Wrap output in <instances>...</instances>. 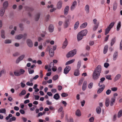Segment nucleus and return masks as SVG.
<instances>
[{"label":"nucleus","mask_w":122,"mask_h":122,"mask_svg":"<svg viewBox=\"0 0 122 122\" xmlns=\"http://www.w3.org/2000/svg\"><path fill=\"white\" fill-rule=\"evenodd\" d=\"M101 71V66L100 65H98L96 67L93 73L92 76L93 79L97 80L99 78Z\"/></svg>","instance_id":"f257e3e1"},{"label":"nucleus","mask_w":122,"mask_h":122,"mask_svg":"<svg viewBox=\"0 0 122 122\" xmlns=\"http://www.w3.org/2000/svg\"><path fill=\"white\" fill-rule=\"evenodd\" d=\"M5 119L6 121H7V122H11L15 121L16 120V118L15 117H12V115L11 114H10L5 118Z\"/></svg>","instance_id":"f03ea898"},{"label":"nucleus","mask_w":122,"mask_h":122,"mask_svg":"<svg viewBox=\"0 0 122 122\" xmlns=\"http://www.w3.org/2000/svg\"><path fill=\"white\" fill-rule=\"evenodd\" d=\"M76 50H73L69 52L66 55V56L68 58L72 57L76 54Z\"/></svg>","instance_id":"7ed1b4c3"},{"label":"nucleus","mask_w":122,"mask_h":122,"mask_svg":"<svg viewBox=\"0 0 122 122\" xmlns=\"http://www.w3.org/2000/svg\"><path fill=\"white\" fill-rule=\"evenodd\" d=\"M26 43L27 46L30 47H32L33 46V44L32 41L30 39H28L26 40Z\"/></svg>","instance_id":"20e7f679"},{"label":"nucleus","mask_w":122,"mask_h":122,"mask_svg":"<svg viewBox=\"0 0 122 122\" xmlns=\"http://www.w3.org/2000/svg\"><path fill=\"white\" fill-rule=\"evenodd\" d=\"M77 5V2L75 0L73 1L72 3V5L71 7V10H73L75 9Z\"/></svg>","instance_id":"39448f33"},{"label":"nucleus","mask_w":122,"mask_h":122,"mask_svg":"<svg viewBox=\"0 0 122 122\" xmlns=\"http://www.w3.org/2000/svg\"><path fill=\"white\" fill-rule=\"evenodd\" d=\"M25 56L24 55H22L16 59V63H18L20 61L22 60Z\"/></svg>","instance_id":"423d86ee"},{"label":"nucleus","mask_w":122,"mask_h":122,"mask_svg":"<svg viewBox=\"0 0 122 122\" xmlns=\"http://www.w3.org/2000/svg\"><path fill=\"white\" fill-rule=\"evenodd\" d=\"M62 2L61 1H58L56 4V8L58 9H60L62 7Z\"/></svg>","instance_id":"0eeeda50"},{"label":"nucleus","mask_w":122,"mask_h":122,"mask_svg":"<svg viewBox=\"0 0 122 122\" xmlns=\"http://www.w3.org/2000/svg\"><path fill=\"white\" fill-rule=\"evenodd\" d=\"M71 69V68L70 66H67L64 69V73L65 74H67L70 70Z\"/></svg>","instance_id":"6e6552de"},{"label":"nucleus","mask_w":122,"mask_h":122,"mask_svg":"<svg viewBox=\"0 0 122 122\" xmlns=\"http://www.w3.org/2000/svg\"><path fill=\"white\" fill-rule=\"evenodd\" d=\"M85 10L87 14H88L90 12V7L88 5H86L85 7Z\"/></svg>","instance_id":"1a4fd4ad"},{"label":"nucleus","mask_w":122,"mask_h":122,"mask_svg":"<svg viewBox=\"0 0 122 122\" xmlns=\"http://www.w3.org/2000/svg\"><path fill=\"white\" fill-rule=\"evenodd\" d=\"M105 77H102L100 79V81L98 84L99 86L100 87H101L102 85H104L102 83H103V82L105 80Z\"/></svg>","instance_id":"9d476101"},{"label":"nucleus","mask_w":122,"mask_h":122,"mask_svg":"<svg viewBox=\"0 0 122 122\" xmlns=\"http://www.w3.org/2000/svg\"><path fill=\"white\" fill-rule=\"evenodd\" d=\"M116 98V97H112L111 98L110 103V105L111 106H112L113 105L115 102Z\"/></svg>","instance_id":"9b49d317"},{"label":"nucleus","mask_w":122,"mask_h":122,"mask_svg":"<svg viewBox=\"0 0 122 122\" xmlns=\"http://www.w3.org/2000/svg\"><path fill=\"white\" fill-rule=\"evenodd\" d=\"M54 25L52 24L50 25L49 27V32H52L54 31Z\"/></svg>","instance_id":"f8f14e48"},{"label":"nucleus","mask_w":122,"mask_h":122,"mask_svg":"<svg viewBox=\"0 0 122 122\" xmlns=\"http://www.w3.org/2000/svg\"><path fill=\"white\" fill-rule=\"evenodd\" d=\"M69 9V6H68L65 7L64 10V13L65 15H66L67 14Z\"/></svg>","instance_id":"ddd939ff"},{"label":"nucleus","mask_w":122,"mask_h":122,"mask_svg":"<svg viewBox=\"0 0 122 122\" xmlns=\"http://www.w3.org/2000/svg\"><path fill=\"white\" fill-rule=\"evenodd\" d=\"M118 52L117 51H116L114 53L113 55V60L115 61L117 59L118 56Z\"/></svg>","instance_id":"4468645a"},{"label":"nucleus","mask_w":122,"mask_h":122,"mask_svg":"<svg viewBox=\"0 0 122 122\" xmlns=\"http://www.w3.org/2000/svg\"><path fill=\"white\" fill-rule=\"evenodd\" d=\"M69 20H66L64 22V27L65 28H67L69 26Z\"/></svg>","instance_id":"2eb2a0df"},{"label":"nucleus","mask_w":122,"mask_h":122,"mask_svg":"<svg viewBox=\"0 0 122 122\" xmlns=\"http://www.w3.org/2000/svg\"><path fill=\"white\" fill-rule=\"evenodd\" d=\"M83 36L79 32L77 35V39L78 41H80L83 38Z\"/></svg>","instance_id":"dca6fc26"},{"label":"nucleus","mask_w":122,"mask_h":122,"mask_svg":"<svg viewBox=\"0 0 122 122\" xmlns=\"http://www.w3.org/2000/svg\"><path fill=\"white\" fill-rule=\"evenodd\" d=\"M87 82L86 81H84L82 87V89L83 91H85L86 88Z\"/></svg>","instance_id":"f3484780"},{"label":"nucleus","mask_w":122,"mask_h":122,"mask_svg":"<svg viewBox=\"0 0 122 122\" xmlns=\"http://www.w3.org/2000/svg\"><path fill=\"white\" fill-rule=\"evenodd\" d=\"M24 8L25 10L26 11H33L34 10V9L33 8L27 6H25Z\"/></svg>","instance_id":"a211bd4d"},{"label":"nucleus","mask_w":122,"mask_h":122,"mask_svg":"<svg viewBox=\"0 0 122 122\" xmlns=\"http://www.w3.org/2000/svg\"><path fill=\"white\" fill-rule=\"evenodd\" d=\"M9 4L7 1H5L3 3V8L5 9L7 8Z\"/></svg>","instance_id":"6ab92c4d"},{"label":"nucleus","mask_w":122,"mask_h":122,"mask_svg":"<svg viewBox=\"0 0 122 122\" xmlns=\"http://www.w3.org/2000/svg\"><path fill=\"white\" fill-rule=\"evenodd\" d=\"M102 87L99 89L97 92L98 93H99L102 92L105 88L104 85H102Z\"/></svg>","instance_id":"aec40b11"},{"label":"nucleus","mask_w":122,"mask_h":122,"mask_svg":"<svg viewBox=\"0 0 122 122\" xmlns=\"http://www.w3.org/2000/svg\"><path fill=\"white\" fill-rule=\"evenodd\" d=\"M79 21H77L75 22L74 26V29L75 30H76L77 28L79 26Z\"/></svg>","instance_id":"412c9836"},{"label":"nucleus","mask_w":122,"mask_h":122,"mask_svg":"<svg viewBox=\"0 0 122 122\" xmlns=\"http://www.w3.org/2000/svg\"><path fill=\"white\" fill-rule=\"evenodd\" d=\"M82 34V35L83 36H85L86 35L87 32V30H82L80 32Z\"/></svg>","instance_id":"4be33fe9"},{"label":"nucleus","mask_w":122,"mask_h":122,"mask_svg":"<svg viewBox=\"0 0 122 122\" xmlns=\"http://www.w3.org/2000/svg\"><path fill=\"white\" fill-rule=\"evenodd\" d=\"M40 13H37L36 15L35 18V20L36 21H37L38 20L40 17Z\"/></svg>","instance_id":"5701e85b"},{"label":"nucleus","mask_w":122,"mask_h":122,"mask_svg":"<svg viewBox=\"0 0 122 122\" xmlns=\"http://www.w3.org/2000/svg\"><path fill=\"white\" fill-rule=\"evenodd\" d=\"M75 60V59H73L68 61L66 63L65 65H66L72 64L74 62Z\"/></svg>","instance_id":"b1692460"},{"label":"nucleus","mask_w":122,"mask_h":122,"mask_svg":"<svg viewBox=\"0 0 122 122\" xmlns=\"http://www.w3.org/2000/svg\"><path fill=\"white\" fill-rule=\"evenodd\" d=\"M23 37V36L22 35L20 34L16 36L15 37V39L17 40H20Z\"/></svg>","instance_id":"393cba45"},{"label":"nucleus","mask_w":122,"mask_h":122,"mask_svg":"<svg viewBox=\"0 0 122 122\" xmlns=\"http://www.w3.org/2000/svg\"><path fill=\"white\" fill-rule=\"evenodd\" d=\"M5 11V9L2 8L0 11V15L1 16H2L4 15Z\"/></svg>","instance_id":"a878e982"},{"label":"nucleus","mask_w":122,"mask_h":122,"mask_svg":"<svg viewBox=\"0 0 122 122\" xmlns=\"http://www.w3.org/2000/svg\"><path fill=\"white\" fill-rule=\"evenodd\" d=\"M49 52L50 56L51 57L53 56L54 55V50H53L52 49H50L49 51Z\"/></svg>","instance_id":"bb28decb"},{"label":"nucleus","mask_w":122,"mask_h":122,"mask_svg":"<svg viewBox=\"0 0 122 122\" xmlns=\"http://www.w3.org/2000/svg\"><path fill=\"white\" fill-rule=\"evenodd\" d=\"M87 23L85 22L82 24L80 26V27L81 29L83 28L86 27L87 25Z\"/></svg>","instance_id":"cd10ccee"},{"label":"nucleus","mask_w":122,"mask_h":122,"mask_svg":"<svg viewBox=\"0 0 122 122\" xmlns=\"http://www.w3.org/2000/svg\"><path fill=\"white\" fill-rule=\"evenodd\" d=\"M80 73L79 71V69H77L75 71L74 75L76 76H77L79 75Z\"/></svg>","instance_id":"c85d7f7f"},{"label":"nucleus","mask_w":122,"mask_h":122,"mask_svg":"<svg viewBox=\"0 0 122 122\" xmlns=\"http://www.w3.org/2000/svg\"><path fill=\"white\" fill-rule=\"evenodd\" d=\"M121 27V22L119 21L118 23L117 26V31H119Z\"/></svg>","instance_id":"c756f323"},{"label":"nucleus","mask_w":122,"mask_h":122,"mask_svg":"<svg viewBox=\"0 0 122 122\" xmlns=\"http://www.w3.org/2000/svg\"><path fill=\"white\" fill-rule=\"evenodd\" d=\"M121 75L120 74H118L115 76L114 80L115 81H116L118 80L121 77Z\"/></svg>","instance_id":"7c9ffc66"},{"label":"nucleus","mask_w":122,"mask_h":122,"mask_svg":"<svg viewBox=\"0 0 122 122\" xmlns=\"http://www.w3.org/2000/svg\"><path fill=\"white\" fill-rule=\"evenodd\" d=\"M109 99L108 98H107L106 100L105 104L106 106L107 107H108L109 106Z\"/></svg>","instance_id":"2f4dec72"},{"label":"nucleus","mask_w":122,"mask_h":122,"mask_svg":"<svg viewBox=\"0 0 122 122\" xmlns=\"http://www.w3.org/2000/svg\"><path fill=\"white\" fill-rule=\"evenodd\" d=\"M76 115L80 117L81 115V113L80 110L78 109L77 110L76 112Z\"/></svg>","instance_id":"473e14b6"},{"label":"nucleus","mask_w":122,"mask_h":122,"mask_svg":"<svg viewBox=\"0 0 122 122\" xmlns=\"http://www.w3.org/2000/svg\"><path fill=\"white\" fill-rule=\"evenodd\" d=\"M5 33L4 31L3 30L1 31V37L3 39H5Z\"/></svg>","instance_id":"72a5a7b5"},{"label":"nucleus","mask_w":122,"mask_h":122,"mask_svg":"<svg viewBox=\"0 0 122 122\" xmlns=\"http://www.w3.org/2000/svg\"><path fill=\"white\" fill-rule=\"evenodd\" d=\"M68 44V42L66 40L64 41V42L62 47V48L63 49L65 48L66 46H67Z\"/></svg>","instance_id":"f704fd0d"},{"label":"nucleus","mask_w":122,"mask_h":122,"mask_svg":"<svg viewBox=\"0 0 122 122\" xmlns=\"http://www.w3.org/2000/svg\"><path fill=\"white\" fill-rule=\"evenodd\" d=\"M26 93V91L25 90H22L20 93L19 94V96H21L22 95H25Z\"/></svg>","instance_id":"c9c22d12"},{"label":"nucleus","mask_w":122,"mask_h":122,"mask_svg":"<svg viewBox=\"0 0 122 122\" xmlns=\"http://www.w3.org/2000/svg\"><path fill=\"white\" fill-rule=\"evenodd\" d=\"M122 116V109L118 112L117 114V117L119 118Z\"/></svg>","instance_id":"e433bc0d"},{"label":"nucleus","mask_w":122,"mask_h":122,"mask_svg":"<svg viewBox=\"0 0 122 122\" xmlns=\"http://www.w3.org/2000/svg\"><path fill=\"white\" fill-rule=\"evenodd\" d=\"M60 96H59L58 93H56L55 94L54 96V98L55 99L57 100H58Z\"/></svg>","instance_id":"4c0bfd02"},{"label":"nucleus","mask_w":122,"mask_h":122,"mask_svg":"<svg viewBox=\"0 0 122 122\" xmlns=\"http://www.w3.org/2000/svg\"><path fill=\"white\" fill-rule=\"evenodd\" d=\"M96 112L98 114H100L101 111V109L100 107H97L96 108Z\"/></svg>","instance_id":"58836bf2"},{"label":"nucleus","mask_w":122,"mask_h":122,"mask_svg":"<svg viewBox=\"0 0 122 122\" xmlns=\"http://www.w3.org/2000/svg\"><path fill=\"white\" fill-rule=\"evenodd\" d=\"M108 49V46H107V45L106 46H105L103 52H104V54H105L107 53V51Z\"/></svg>","instance_id":"ea45409f"},{"label":"nucleus","mask_w":122,"mask_h":122,"mask_svg":"<svg viewBox=\"0 0 122 122\" xmlns=\"http://www.w3.org/2000/svg\"><path fill=\"white\" fill-rule=\"evenodd\" d=\"M110 30L111 29H109V27H107V28L105 30V35H106L107 34L109 33Z\"/></svg>","instance_id":"a19ab883"},{"label":"nucleus","mask_w":122,"mask_h":122,"mask_svg":"<svg viewBox=\"0 0 122 122\" xmlns=\"http://www.w3.org/2000/svg\"><path fill=\"white\" fill-rule=\"evenodd\" d=\"M115 23L114 22H112L109 25V26H108V27H109L110 29L112 28L114 26Z\"/></svg>","instance_id":"79ce46f5"},{"label":"nucleus","mask_w":122,"mask_h":122,"mask_svg":"<svg viewBox=\"0 0 122 122\" xmlns=\"http://www.w3.org/2000/svg\"><path fill=\"white\" fill-rule=\"evenodd\" d=\"M81 61H78L77 65V69H79L81 66Z\"/></svg>","instance_id":"37998d69"},{"label":"nucleus","mask_w":122,"mask_h":122,"mask_svg":"<svg viewBox=\"0 0 122 122\" xmlns=\"http://www.w3.org/2000/svg\"><path fill=\"white\" fill-rule=\"evenodd\" d=\"M11 42V41L9 39H6L4 41V43L5 44L10 43Z\"/></svg>","instance_id":"c03bdc74"},{"label":"nucleus","mask_w":122,"mask_h":122,"mask_svg":"<svg viewBox=\"0 0 122 122\" xmlns=\"http://www.w3.org/2000/svg\"><path fill=\"white\" fill-rule=\"evenodd\" d=\"M93 85V83L92 82H91L88 84V87L89 89H91L92 88Z\"/></svg>","instance_id":"a18cd8bd"},{"label":"nucleus","mask_w":122,"mask_h":122,"mask_svg":"<svg viewBox=\"0 0 122 122\" xmlns=\"http://www.w3.org/2000/svg\"><path fill=\"white\" fill-rule=\"evenodd\" d=\"M6 111L5 109H0V113H2L6 114Z\"/></svg>","instance_id":"49530a36"},{"label":"nucleus","mask_w":122,"mask_h":122,"mask_svg":"<svg viewBox=\"0 0 122 122\" xmlns=\"http://www.w3.org/2000/svg\"><path fill=\"white\" fill-rule=\"evenodd\" d=\"M28 70L29 73L30 74H32L34 72V71L33 70L31 69L30 68H28Z\"/></svg>","instance_id":"de8ad7c7"},{"label":"nucleus","mask_w":122,"mask_h":122,"mask_svg":"<svg viewBox=\"0 0 122 122\" xmlns=\"http://www.w3.org/2000/svg\"><path fill=\"white\" fill-rule=\"evenodd\" d=\"M115 41L116 40L115 39H113L112 40L111 43V46H112L115 42Z\"/></svg>","instance_id":"09e8293b"},{"label":"nucleus","mask_w":122,"mask_h":122,"mask_svg":"<svg viewBox=\"0 0 122 122\" xmlns=\"http://www.w3.org/2000/svg\"><path fill=\"white\" fill-rule=\"evenodd\" d=\"M117 3H115L113 7V10H115L117 7Z\"/></svg>","instance_id":"8fccbe9b"},{"label":"nucleus","mask_w":122,"mask_h":122,"mask_svg":"<svg viewBox=\"0 0 122 122\" xmlns=\"http://www.w3.org/2000/svg\"><path fill=\"white\" fill-rule=\"evenodd\" d=\"M14 75L16 76H19L20 75V74L19 71H15L14 72Z\"/></svg>","instance_id":"3c124183"},{"label":"nucleus","mask_w":122,"mask_h":122,"mask_svg":"<svg viewBox=\"0 0 122 122\" xmlns=\"http://www.w3.org/2000/svg\"><path fill=\"white\" fill-rule=\"evenodd\" d=\"M58 75H56L53 77L52 79L54 81L56 80L58 78Z\"/></svg>","instance_id":"603ef678"},{"label":"nucleus","mask_w":122,"mask_h":122,"mask_svg":"<svg viewBox=\"0 0 122 122\" xmlns=\"http://www.w3.org/2000/svg\"><path fill=\"white\" fill-rule=\"evenodd\" d=\"M54 64L53 62H51L50 63V64L49 65L48 68H52L54 66Z\"/></svg>","instance_id":"864d4df0"},{"label":"nucleus","mask_w":122,"mask_h":122,"mask_svg":"<svg viewBox=\"0 0 122 122\" xmlns=\"http://www.w3.org/2000/svg\"><path fill=\"white\" fill-rule=\"evenodd\" d=\"M20 75L23 74L25 72V71L23 69H21L19 71Z\"/></svg>","instance_id":"5fc2aeb1"},{"label":"nucleus","mask_w":122,"mask_h":122,"mask_svg":"<svg viewBox=\"0 0 122 122\" xmlns=\"http://www.w3.org/2000/svg\"><path fill=\"white\" fill-rule=\"evenodd\" d=\"M33 83L32 82H30V81L27 82L26 85L28 86H32L33 85Z\"/></svg>","instance_id":"6e6d98bb"},{"label":"nucleus","mask_w":122,"mask_h":122,"mask_svg":"<svg viewBox=\"0 0 122 122\" xmlns=\"http://www.w3.org/2000/svg\"><path fill=\"white\" fill-rule=\"evenodd\" d=\"M66 122H73V119L72 118H69L67 120Z\"/></svg>","instance_id":"4d7b16f0"},{"label":"nucleus","mask_w":122,"mask_h":122,"mask_svg":"<svg viewBox=\"0 0 122 122\" xmlns=\"http://www.w3.org/2000/svg\"><path fill=\"white\" fill-rule=\"evenodd\" d=\"M68 94L65 93H63L61 94V96L62 97H65L68 96Z\"/></svg>","instance_id":"13d9d810"},{"label":"nucleus","mask_w":122,"mask_h":122,"mask_svg":"<svg viewBox=\"0 0 122 122\" xmlns=\"http://www.w3.org/2000/svg\"><path fill=\"white\" fill-rule=\"evenodd\" d=\"M111 76L110 75H107L105 77L106 78L109 80H111L112 79L111 78Z\"/></svg>","instance_id":"bf43d9fd"},{"label":"nucleus","mask_w":122,"mask_h":122,"mask_svg":"<svg viewBox=\"0 0 122 122\" xmlns=\"http://www.w3.org/2000/svg\"><path fill=\"white\" fill-rule=\"evenodd\" d=\"M63 22L62 21H59L58 22V24L59 26H61L63 24Z\"/></svg>","instance_id":"052dcab7"},{"label":"nucleus","mask_w":122,"mask_h":122,"mask_svg":"<svg viewBox=\"0 0 122 122\" xmlns=\"http://www.w3.org/2000/svg\"><path fill=\"white\" fill-rule=\"evenodd\" d=\"M98 26V24H97L95 25L93 28V29L94 31L96 30Z\"/></svg>","instance_id":"680f3d73"},{"label":"nucleus","mask_w":122,"mask_h":122,"mask_svg":"<svg viewBox=\"0 0 122 122\" xmlns=\"http://www.w3.org/2000/svg\"><path fill=\"white\" fill-rule=\"evenodd\" d=\"M52 71H55L57 70V67L56 66H54L52 68Z\"/></svg>","instance_id":"e2e57ef3"},{"label":"nucleus","mask_w":122,"mask_h":122,"mask_svg":"<svg viewBox=\"0 0 122 122\" xmlns=\"http://www.w3.org/2000/svg\"><path fill=\"white\" fill-rule=\"evenodd\" d=\"M51 92L53 93H55L56 92L57 90L56 89H53L51 90Z\"/></svg>","instance_id":"0e129e2a"},{"label":"nucleus","mask_w":122,"mask_h":122,"mask_svg":"<svg viewBox=\"0 0 122 122\" xmlns=\"http://www.w3.org/2000/svg\"><path fill=\"white\" fill-rule=\"evenodd\" d=\"M117 87H112L111 88L112 90L113 91H115L117 90Z\"/></svg>","instance_id":"69168bd1"},{"label":"nucleus","mask_w":122,"mask_h":122,"mask_svg":"<svg viewBox=\"0 0 122 122\" xmlns=\"http://www.w3.org/2000/svg\"><path fill=\"white\" fill-rule=\"evenodd\" d=\"M109 65V64L107 63H105L104 64V66L106 68H107Z\"/></svg>","instance_id":"338daca9"},{"label":"nucleus","mask_w":122,"mask_h":122,"mask_svg":"<svg viewBox=\"0 0 122 122\" xmlns=\"http://www.w3.org/2000/svg\"><path fill=\"white\" fill-rule=\"evenodd\" d=\"M120 50H122V40L120 45Z\"/></svg>","instance_id":"774afa93"}]
</instances>
